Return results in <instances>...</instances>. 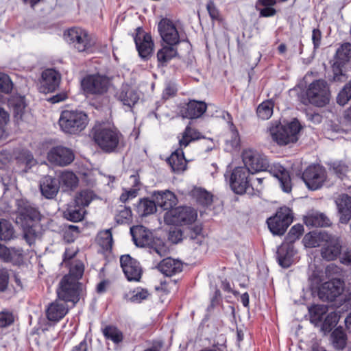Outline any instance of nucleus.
<instances>
[{
  "label": "nucleus",
  "mask_w": 351,
  "mask_h": 351,
  "mask_svg": "<svg viewBox=\"0 0 351 351\" xmlns=\"http://www.w3.org/2000/svg\"><path fill=\"white\" fill-rule=\"evenodd\" d=\"M300 128L298 121H291L287 125L276 121L270 123L267 131L271 139L282 146L297 142Z\"/></svg>",
  "instance_id": "f257e3e1"
},
{
  "label": "nucleus",
  "mask_w": 351,
  "mask_h": 351,
  "mask_svg": "<svg viewBox=\"0 0 351 351\" xmlns=\"http://www.w3.org/2000/svg\"><path fill=\"white\" fill-rule=\"evenodd\" d=\"M130 232L136 246L152 249L160 256L167 254L168 250L162 240L154 237L152 232L145 226H134L130 228Z\"/></svg>",
  "instance_id": "f03ea898"
},
{
  "label": "nucleus",
  "mask_w": 351,
  "mask_h": 351,
  "mask_svg": "<svg viewBox=\"0 0 351 351\" xmlns=\"http://www.w3.org/2000/svg\"><path fill=\"white\" fill-rule=\"evenodd\" d=\"M88 121V115L82 110H65L60 114L59 125L64 133L77 134L86 128Z\"/></svg>",
  "instance_id": "7ed1b4c3"
},
{
  "label": "nucleus",
  "mask_w": 351,
  "mask_h": 351,
  "mask_svg": "<svg viewBox=\"0 0 351 351\" xmlns=\"http://www.w3.org/2000/svg\"><path fill=\"white\" fill-rule=\"evenodd\" d=\"M94 140L105 152H114L122 138V134L114 127L102 125L95 129Z\"/></svg>",
  "instance_id": "20e7f679"
},
{
  "label": "nucleus",
  "mask_w": 351,
  "mask_h": 351,
  "mask_svg": "<svg viewBox=\"0 0 351 351\" xmlns=\"http://www.w3.org/2000/svg\"><path fill=\"white\" fill-rule=\"evenodd\" d=\"M306 95L308 103L318 107L324 106L330 101L329 86L324 80H315L308 85Z\"/></svg>",
  "instance_id": "39448f33"
},
{
  "label": "nucleus",
  "mask_w": 351,
  "mask_h": 351,
  "mask_svg": "<svg viewBox=\"0 0 351 351\" xmlns=\"http://www.w3.org/2000/svg\"><path fill=\"white\" fill-rule=\"evenodd\" d=\"M64 36L67 43L72 45L79 52L88 51L95 42L88 33L80 27H72L67 29Z\"/></svg>",
  "instance_id": "423d86ee"
},
{
  "label": "nucleus",
  "mask_w": 351,
  "mask_h": 351,
  "mask_svg": "<svg viewBox=\"0 0 351 351\" xmlns=\"http://www.w3.org/2000/svg\"><path fill=\"white\" fill-rule=\"evenodd\" d=\"M81 85L86 95H102L107 93L111 82L106 75H88L82 80Z\"/></svg>",
  "instance_id": "0eeeda50"
},
{
  "label": "nucleus",
  "mask_w": 351,
  "mask_h": 351,
  "mask_svg": "<svg viewBox=\"0 0 351 351\" xmlns=\"http://www.w3.org/2000/svg\"><path fill=\"white\" fill-rule=\"evenodd\" d=\"M81 291V284L78 281L72 279L70 276H64L57 289L58 298L66 302H72L75 304L80 300Z\"/></svg>",
  "instance_id": "6e6552de"
},
{
  "label": "nucleus",
  "mask_w": 351,
  "mask_h": 351,
  "mask_svg": "<svg viewBox=\"0 0 351 351\" xmlns=\"http://www.w3.org/2000/svg\"><path fill=\"white\" fill-rule=\"evenodd\" d=\"M197 217V212L191 207L179 206L167 211L164 220L168 224L185 225L194 222Z\"/></svg>",
  "instance_id": "1a4fd4ad"
},
{
  "label": "nucleus",
  "mask_w": 351,
  "mask_h": 351,
  "mask_svg": "<svg viewBox=\"0 0 351 351\" xmlns=\"http://www.w3.org/2000/svg\"><path fill=\"white\" fill-rule=\"evenodd\" d=\"M321 256L327 261L336 260L342 252V241L337 235L324 234L322 236Z\"/></svg>",
  "instance_id": "9d476101"
},
{
  "label": "nucleus",
  "mask_w": 351,
  "mask_h": 351,
  "mask_svg": "<svg viewBox=\"0 0 351 351\" xmlns=\"http://www.w3.org/2000/svg\"><path fill=\"white\" fill-rule=\"evenodd\" d=\"M293 221L291 210L288 207L280 208L274 217L267 219L270 231L276 235L283 234Z\"/></svg>",
  "instance_id": "9b49d317"
},
{
  "label": "nucleus",
  "mask_w": 351,
  "mask_h": 351,
  "mask_svg": "<svg viewBox=\"0 0 351 351\" xmlns=\"http://www.w3.org/2000/svg\"><path fill=\"white\" fill-rule=\"evenodd\" d=\"M241 157L245 167L252 174L265 171L269 167L267 158L256 150L247 148L243 150Z\"/></svg>",
  "instance_id": "f8f14e48"
},
{
  "label": "nucleus",
  "mask_w": 351,
  "mask_h": 351,
  "mask_svg": "<svg viewBox=\"0 0 351 351\" xmlns=\"http://www.w3.org/2000/svg\"><path fill=\"white\" fill-rule=\"evenodd\" d=\"M250 171L245 167L235 168L231 173L230 185L232 190L237 194L250 193Z\"/></svg>",
  "instance_id": "ddd939ff"
},
{
  "label": "nucleus",
  "mask_w": 351,
  "mask_h": 351,
  "mask_svg": "<svg viewBox=\"0 0 351 351\" xmlns=\"http://www.w3.org/2000/svg\"><path fill=\"white\" fill-rule=\"evenodd\" d=\"M326 179V171L319 165L309 166L302 174V180L311 190H317L322 187Z\"/></svg>",
  "instance_id": "4468645a"
},
{
  "label": "nucleus",
  "mask_w": 351,
  "mask_h": 351,
  "mask_svg": "<svg viewBox=\"0 0 351 351\" xmlns=\"http://www.w3.org/2000/svg\"><path fill=\"white\" fill-rule=\"evenodd\" d=\"M121 267L129 281L140 280L142 276V268L140 263L129 254L122 255L120 258Z\"/></svg>",
  "instance_id": "2eb2a0df"
},
{
  "label": "nucleus",
  "mask_w": 351,
  "mask_h": 351,
  "mask_svg": "<svg viewBox=\"0 0 351 351\" xmlns=\"http://www.w3.org/2000/svg\"><path fill=\"white\" fill-rule=\"evenodd\" d=\"M17 213L16 218L17 224L36 222L39 219V212L29 202L21 199L17 201Z\"/></svg>",
  "instance_id": "dca6fc26"
},
{
  "label": "nucleus",
  "mask_w": 351,
  "mask_h": 351,
  "mask_svg": "<svg viewBox=\"0 0 351 351\" xmlns=\"http://www.w3.org/2000/svg\"><path fill=\"white\" fill-rule=\"evenodd\" d=\"M343 291V282L339 279L334 278L326 282L319 289V298L324 301H332Z\"/></svg>",
  "instance_id": "f3484780"
},
{
  "label": "nucleus",
  "mask_w": 351,
  "mask_h": 351,
  "mask_svg": "<svg viewBox=\"0 0 351 351\" xmlns=\"http://www.w3.org/2000/svg\"><path fill=\"white\" fill-rule=\"evenodd\" d=\"M158 31L162 40L168 45L175 46L180 41L178 32L169 19H163L158 23Z\"/></svg>",
  "instance_id": "a211bd4d"
},
{
  "label": "nucleus",
  "mask_w": 351,
  "mask_h": 351,
  "mask_svg": "<svg viewBox=\"0 0 351 351\" xmlns=\"http://www.w3.org/2000/svg\"><path fill=\"white\" fill-rule=\"evenodd\" d=\"M47 158L52 163L60 166H65L73 161L74 154L69 148L56 147L50 150Z\"/></svg>",
  "instance_id": "6ab92c4d"
},
{
  "label": "nucleus",
  "mask_w": 351,
  "mask_h": 351,
  "mask_svg": "<svg viewBox=\"0 0 351 351\" xmlns=\"http://www.w3.org/2000/svg\"><path fill=\"white\" fill-rule=\"evenodd\" d=\"M60 76L53 69H46L42 73L40 90L45 93L54 91L59 86Z\"/></svg>",
  "instance_id": "aec40b11"
},
{
  "label": "nucleus",
  "mask_w": 351,
  "mask_h": 351,
  "mask_svg": "<svg viewBox=\"0 0 351 351\" xmlns=\"http://www.w3.org/2000/svg\"><path fill=\"white\" fill-rule=\"evenodd\" d=\"M335 202L339 215L340 222L347 223L351 219V197L348 194L342 193L336 197Z\"/></svg>",
  "instance_id": "412c9836"
},
{
  "label": "nucleus",
  "mask_w": 351,
  "mask_h": 351,
  "mask_svg": "<svg viewBox=\"0 0 351 351\" xmlns=\"http://www.w3.org/2000/svg\"><path fill=\"white\" fill-rule=\"evenodd\" d=\"M68 311L66 302L58 298L48 306L46 310L47 317L49 321L58 322L66 315Z\"/></svg>",
  "instance_id": "4be33fe9"
},
{
  "label": "nucleus",
  "mask_w": 351,
  "mask_h": 351,
  "mask_svg": "<svg viewBox=\"0 0 351 351\" xmlns=\"http://www.w3.org/2000/svg\"><path fill=\"white\" fill-rule=\"evenodd\" d=\"M40 189L44 197L47 199H53L59 191L60 182L52 176H45L40 180Z\"/></svg>",
  "instance_id": "5701e85b"
},
{
  "label": "nucleus",
  "mask_w": 351,
  "mask_h": 351,
  "mask_svg": "<svg viewBox=\"0 0 351 351\" xmlns=\"http://www.w3.org/2000/svg\"><path fill=\"white\" fill-rule=\"evenodd\" d=\"M9 107L12 109L14 118L17 121H25L27 115L25 97L21 95H13L8 101Z\"/></svg>",
  "instance_id": "b1692460"
},
{
  "label": "nucleus",
  "mask_w": 351,
  "mask_h": 351,
  "mask_svg": "<svg viewBox=\"0 0 351 351\" xmlns=\"http://www.w3.org/2000/svg\"><path fill=\"white\" fill-rule=\"evenodd\" d=\"M207 105L203 101H190L182 110V117L187 119L200 117L206 110Z\"/></svg>",
  "instance_id": "393cba45"
},
{
  "label": "nucleus",
  "mask_w": 351,
  "mask_h": 351,
  "mask_svg": "<svg viewBox=\"0 0 351 351\" xmlns=\"http://www.w3.org/2000/svg\"><path fill=\"white\" fill-rule=\"evenodd\" d=\"M117 97L123 105L131 108L138 101L139 94L134 88L128 84H123L117 93Z\"/></svg>",
  "instance_id": "a878e982"
},
{
  "label": "nucleus",
  "mask_w": 351,
  "mask_h": 351,
  "mask_svg": "<svg viewBox=\"0 0 351 351\" xmlns=\"http://www.w3.org/2000/svg\"><path fill=\"white\" fill-rule=\"evenodd\" d=\"M304 223L309 227H328L331 222L330 219L322 213L313 211L304 217Z\"/></svg>",
  "instance_id": "bb28decb"
},
{
  "label": "nucleus",
  "mask_w": 351,
  "mask_h": 351,
  "mask_svg": "<svg viewBox=\"0 0 351 351\" xmlns=\"http://www.w3.org/2000/svg\"><path fill=\"white\" fill-rule=\"evenodd\" d=\"M159 271L167 276H171L179 273L182 269V264L178 261L171 258L163 259L158 265Z\"/></svg>",
  "instance_id": "cd10ccee"
},
{
  "label": "nucleus",
  "mask_w": 351,
  "mask_h": 351,
  "mask_svg": "<svg viewBox=\"0 0 351 351\" xmlns=\"http://www.w3.org/2000/svg\"><path fill=\"white\" fill-rule=\"evenodd\" d=\"M134 40L140 56L143 58H147L152 54L154 47L151 36L144 34L143 38L136 36Z\"/></svg>",
  "instance_id": "c85d7f7f"
},
{
  "label": "nucleus",
  "mask_w": 351,
  "mask_h": 351,
  "mask_svg": "<svg viewBox=\"0 0 351 351\" xmlns=\"http://www.w3.org/2000/svg\"><path fill=\"white\" fill-rule=\"evenodd\" d=\"M85 213L84 208L73 200L67 204L63 215L66 219L73 222H78L84 219Z\"/></svg>",
  "instance_id": "c756f323"
},
{
  "label": "nucleus",
  "mask_w": 351,
  "mask_h": 351,
  "mask_svg": "<svg viewBox=\"0 0 351 351\" xmlns=\"http://www.w3.org/2000/svg\"><path fill=\"white\" fill-rule=\"evenodd\" d=\"M270 171L278 178L282 190L289 193L291 191V184L289 172L281 165L274 166V169L271 168Z\"/></svg>",
  "instance_id": "7c9ffc66"
},
{
  "label": "nucleus",
  "mask_w": 351,
  "mask_h": 351,
  "mask_svg": "<svg viewBox=\"0 0 351 351\" xmlns=\"http://www.w3.org/2000/svg\"><path fill=\"white\" fill-rule=\"evenodd\" d=\"M278 261L280 266L284 268L289 267L292 262L295 254L292 245H282L277 252Z\"/></svg>",
  "instance_id": "2f4dec72"
},
{
  "label": "nucleus",
  "mask_w": 351,
  "mask_h": 351,
  "mask_svg": "<svg viewBox=\"0 0 351 351\" xmlns=\"http://www.w3.org/2000/svg\"><path fill=\"white\" fill-rule=\"evenodd\" d=\"M176 197L175 195L169 191L158 192L156 196V204L163 208L165 210H170L176 204Z\"/></svg>",
  "instance_id": "473e14b6"
},
{
  "label": "nucleus",
  "mask_w": 351,
  "mask_h": 351,
  "mask_svg": "<svg viewBox=\"0 0 351 351\" xmlns=\"http://www.w3.org/2000/svg\"><path fill=\"white\" fill-rule=\"evenodd\" d=\"M167 162L174 172L183 171L186 169V162L182 149L176 150L167 159Z\"/></svg>",
  "instance_id": "72a5a7b5"
},
{
  "label": "nucleus",
  "mask_w": 351,
  "mask_h": 351,
  "mask_svg": "<svg viewBox=\"0 0 351 351\" xmlns=\"http://www.w3.org/2000/svg\"><path fill=\"white\" fill-rule=\"evenodd\" d=\"M58 180L60 186L62 185L64 191L74 189L77 187L79 181L75 174L69 171H62Z\"/></svg>",
  "instance_id": "f704fd0d"
},
{
  "label": "nucleus",
  "mask_w": 351,
  "mask_h": 351,
  "mask_svg": "<svg viewBox=\"0 0 351 351\" xmlns=\"http://www.w3.org/2000/svg\"><path fill=\"white\" fill-rule=\"evenodd\" d=\"M23 230V237L26 242L31 245L39 237L38 226L36 222L19 224Z\"/></svg>",
  "instance_id": "c9c22d12"
},
{
  "label": "nucleus",
  "mask_w": 351,
  "mask_h": 351,
  "mask_svg": "<svg viewBox=\"0 0 351 351\" xmlns=\"http://www.w3.org/2000/svg\"><path fill=\"white\" fill-rule=\"evenodd\" d=\"M130 182L133 183L132 188L124 189V192L120 196V201L125 203L127 201L132 199L137 196L138 191L140 190V182L138 176L132 175L130 177Z\"/></svg>",
  "instance_id": "e433bc0d"
},
{
  "label": "nucleus",
  "mask_w": 351,
  "mask_h": 351,
  "mask_svg": "<svg viewBox=\"0 0 351 351\" xmlns=\"http://www.w3.org/2000/svg\"><path fill=\"white\" fill-rule=\"evenodd\" d=\"M178 55L175 46H164L157 53V58L159 64L162 66L166 64L170 60Z\"/></svg>",
  "instance_id": "4c0bfd02"
},
{
  "label": "nucleus",
  "mask_w": 351,
  "mask_h": 351,
  "mask_svg": "<svg viewBox=\"0 0 351 351\" xmlns=\"http://www.w3.org/2000/svg\"><path fill=\"white\" fill-rule=\"evenodd\" d=\"M331 343L337 350H343L347 343V336L341 328H337L330 335Z\"/></svg>",
  "instance_id": "58836bf2"
},
{
  "label": "nucleus",
  "mask_w": 351,
  "mask_h": 351,
  "mask_svg": "<svg viewBox=\"0 0 351 351\" xmlns=\"http://www.w3.org/2000/svg\"><path fill=\"white\" fill-rule=\"evenodd\" d=\"M328 306L322 304L315 305L309 308L311 322L315 325L321 324L323 316L328 312Z\"/></svg>",
  "instance_id": "ea45409f"
},
{
  "label": "nucleus",
  "mask_w": 351,
  "mask_h": 351,
  "mask_svg": "<svg viewBox=\"0 0 351 351\" xmlns=\"http://www.w3.org/2000/svg\"><path fill=\"white\" fill-rule=\"evenodd\" d=\"M200 133L196 129L187 126L179 141L180 147H186L190 142L200 138Z\"/></svg>",
  "instance_id": "a19ab883"
},
{
  "label": "nucleus",
  "mask_w": 351,
  "mask_h": 351,
  "mask_svg": "<svg viewBox=\"0 0 351 351\" xmlns=\"http://www.w3.org/2000/svg\"><path fill=\"white\" fill-rule=\"evenodd\" d=\"M97 243L105 250L112 248L113 239L110 229L101 231L97 237Z\"/></svg>",
  "instance_id": "79ce46f5"
},
{
  "label": "nucleus",
  "mask_w": 351,
  "mask_h": 351,
  "mask_svg": "<svg viewBox=\"0 0 351 351\" xmlns=\"http://www.w3.org/2000/svg\"><path fill=\"white\" fill-rule=\"evenodd\" d=\"M156 203L149 199H143L137 206L138 213L141 216H147L153 214L156 210Z\"/></svg>",
  "instance_id": "37998d69"
},
{
  "label": "nucleus",
  "mask_w": 351,
  "mask_h": 351,
  "mask_svg": "<svg viewBox=\"0 0 351 351\" xmlns=\"http://www.w3.org/2000/svg\"><path fill=\"white\" fill-rule=\"evenodd\" d=\"M326 233V232H323L319 233L309 232L306 234L302 240L304 245L306 247H315L321 245V243H322V236Z\"/></svg>",
  "instance_id": "c03bdc74"
},
{
  "label": "nucleus",
  "mask_w": 351,
  "mask_h": 351,
  "mask_svg": "<svg viewBox=\"0 0 351 351\" xmlns=\"http://www.w3.org/2000/svg\"><path fill=\"white\" fill-rule=\"evenodd\" d=\"M274 103L271 100H267L262 102L257 108L256 113L258 117L267 120L271 117L273 114Z\"/></svg>",
  "instance_id": "a18cd8bd"
},
{
  "label": "nucleus",
  "mask_w": 351,
  "mask_h": 351,
  "mask_svg": "<svg viewBox=\"0 0 351 351\" xmlns=\"http://www.w3.org/2000/svg\"><path fill=\"white\" fill-rule=\"evenodd\" d=\"M84 271V263L79 260L73 261L71 265L69 273L66 276H70L72 279H75L79 282V280L82 277Z\"/></svg>",
  "instance_id": "49530a36"
},
{
  "label": "nucleus",
  "mask_w": 351,
  "mask_h": 351,
  "mask_svg": "<svg viewBox=\"0 0 351 351\" xmlns=\"http://www.w3.org/2000/svg\"><path fill=\"white\" fill-rule=\"evenodd\" d=\"M14 237V229L11 223L5 219H0V239L9 241Z\"/></svg>",
  "instance_id": "de8ad7c7"
},
{
  "label": "nucleus",
  "mask_w": 351,
  "mask_h": 351,
  "mask_svg": "<svg viewBox=\"0 0 351 351\" xmlns=\"http://www.w3.org/2000/svg\"><path fill=\"white\" fill-rule=\"evenodd\" d=\"M104 335L108 339H110L115 343H119L123 340L122 332L116 327L108 326L103 330Z\"/></svg>",
  "instance_id": "09e8293b"
},
{
  "label": "nucleus",
  "mask_w": 351,
  "mask_h": 351,
  "mask_svg": "<svg viewBox=\"0 0 351 351\" xmlns=\"http://www.w3.org/2000/svg\"><path fill=\"white\" fill-rule=\"evenodd\" d=\"M339 321V316L337 313L332 311L329 313L324 318V322L321 324V330L327 332L337 324Z\"/></svg>",
  "instance_id": "8fccbe9b"
},
{
  "label": "nucleus",
  "mask_w": 351,
  "mask_h": 351,
  "mask_svg": "<svg viewBox=\"0 0 351 351\" xmlns=\"http://www.w3.org/2000/svg\"><path fill=\"white\" fill-rule=\"evenodd\" d=\"M193 195L197 201L202 205L208 206L213 202V195L204 189H195L193 191Z\"/></svg>",
  "instance_id": "3c124183"
},
{
  "label": "nucleus",
  "mask_w": 351,
  "mask_h": 351,
  "mask_svg": "<svg viewBox=\"0 0 351 351\" xmlns=\"http://www.w3.org/2000/svg\"><path fill=\"white\" fill-rule=\"evenodd\" d=\"M94 197L93 193L89 190H82L77 193L75 197L74 201L85 208L88 206Z\"/></svg>",
  "instance_id": "603ef678"
},
{
  "label": "nucleus",
  "mask_w": 351,
  "mask_h": 351,
  "mask_svg": "<svg viewBox=\"0 0 351 351\" xmlns=\"http://www.w3.org/2000/svg\"><path fill=\"white\" fill-rule=\"evenodd\" d=\"M351 99V80L347 83L337 96V103L340 106H345Z\"/></svg>",
  "instance_id": "864d4df0"
},
{
  "label": "nucleus",
  "mask_w": 351,
  "mask_h": 351,
  "mask_svg": "<svg viewBox=\"0 0 351 351\" xmlns=\"http://www.w3.org/2000/svg\"><path fill=\"white\" fill-rule=\"evenodd\" d=\"M343 64L341 61H336L332 65L333 80L335 82H345L348 76L343 70Z\"/></svg>",
  "instance_id": "5fc2aeb1"
},
{
  "label": "nucleus",
  "mask_w": 351,
  "mask_h": 351,
  "mask_svg": "<svg viewBox=\"0 0 351 351\" xmlns=\"http://www.w3.org/2000/svg\"><path fill=\"white\" fill-rule=\"evenodd\" d=\"M343 64L341 61H336L332 65L333 80L335 82H345L348 76L343 70Z\"/></svg>",
  "instance_id": "6e6d98bb"
},
{
  "label": "nucleus",
  "mask_w": 351,
  "mask_h": 351,
  "mask_svg": "<svg viewBox=\"0 0 351 351\" xmlns=\"http://www.w3.org/2000/svg\"><path fill=\"white\" fill-rule=\"evenodd\" d=\"M337 58L341 62H346L351 58V44L345 43L337 51Z\"/></svg>",
  "instance_id": "4d7b16f0"
},
{
  "label": "nucleus",
  "mask_w": 351,
  "mask_h": 351,
  "mask_svg": "<svg viewBox=\"0 0 351 351\" xmlns=\"http://www.w3.org/2000/svg\"><path fill=\"white\" fill-rule=\"evenodd\" d=\"M230 130L231 132L230 139L227 140V144H229L232 148H237L240 145V136L238 130L234 125L232 120L228 121Z\"/></svg>",
  "instance_id": "13d9d810"
},
{
  "label": "nucleus",
  "mask_w": 351,
  "mask_h": 351,
  "mask_svg": "<svg viewBox=\"0 0 351 351\" xmlns=\"http://www.w3.org/2000/svg\"><path fill=\"white\" fill-rule=\"evenodd\" d=\"M303 232L304 228L302 225L297 224L293 226L286 237L287 241L291 244L300 237Z\"/></svg>",
  "instance_id": "bf43d9fd"
},
{
  "label": "nucleus",
  "mask_w": 351,
  "mask_h": 351,
  "mask_svg": "<svg viewBox=\"0 0 351 351\" xmlns=\"http://www.w3.org/2000/svg\"><path fill=\"white\" fill-rule=\"evenodd\" d=\"M13 88V84L8 75L0 73V91L9 93Z\"/></svg>",
  "instance_id": "052dcab7"
},
{
  "label": "nucleus",
  "mask_w": 351,
  "mask_h": 351,
  "mask_svg": "<svg viewBox=\"0 0 351 351\" xmlns=\"http://www.w3.org/2000/svg\"><path fill=\"white\" fill-rule=\"evenodd\" d=\"M19 160L21 162L25 163L28 168H31L36 163L33 155L28 151L23 152L19 156Z\"/></svg>",
  "instance_id": "680f3d73"
},
{
  "label": "nucleus",
  "mask_w": 351,
  "mask_h": 351,
  "mask_svg": "<svg viewBox=\"0 0 351 351\" xmlns=\"http://www.w3.org/2000/svg\"><path fill=\"white\" fill-rule=\"evenodd\" d=\"M14 322V316L12 313L2 311L0 313V328L10 326Z\"/></svg>",
  "instance_id": "e2e57ef3"
},
{
  "label": "nucleus",
  "mask_w": 351,
  "mask_h": 351,
  "mask_svg": "<svg viewBox=\"0 0 351 351\" xmlns=\"http://www.w3.org/2000/svg\"><path fill=\"white\" fill-rule=\"evenodd\" d=\"M9 275L6 269L0 268V292L4 291L8 285Z\"/></svg>",
  "instance_id": "0e129e2a"
},
{
  "label": "nucleus",
  "mask_w": 351,
  "mask_h": 351,
  "mask_svg": "<svg viewBox=\"0 0 351 351\" xmlns=\"http://www.w3.org/2000/svg\"><path fill=\"white\" fill-rule=\"evenodd\" d=\"M322 32L319 29L315 28L312 32V41L314 51L317 50L321 44Z\"/></svg>",
  "instance_id": "69168bd1"
},
{
  "label": "nucleus",
  "mask_w": 351,
  "mask_h": 351,
  "mask_svg": "<svg viewBox=\"0 0 351 351\" xmlns=\"http://www.w3.org/2000/svg\"><path fill=\"white\" fill-rule=\"evenodd\" d=\"M149 295L148 291L145 289H141L137 291L130 298L133 302H141L146 299Z\"/></svg>",
  "instance_id": "338daca9"
},
{
  "label": "nucleus",
  "mask_w": 351,
  "mask_h": 351,
  "mask_svg": "<svg viewBox=\"0 0 351 351\" xmlns=\"http://www.w3.org/2000/svg\"><path fill=\"white\" fill-rule=\"evenodd\" d=\"M341 263L346 265H351V246L346 248L341 257Z\"/></svg>",
  "instance_id": "774afa93"
}]
</instances>
